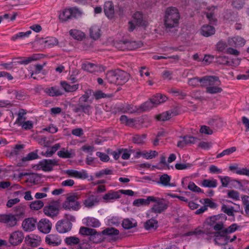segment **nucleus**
<instances>
[{
	"mask_svg": "<svg viewBox=\"0 0 249 249\" xmlns=\"http://www.w3.org/2000/svg\"><path fill=\"white\" fill-rule=\"evenodd\" d=\"M179 19L180 15L176 8L169 7L166 9L164 21L166 28H172L178 26Z\"/></svg>",
	"mask_w": 249,
	"mask_h": 249,
	"instance_id": "nucleus-1",
	"label": "nucleus"
},
{
	"mask_svg": "<svg viewBox=\"0 0 249 249\" xmlns=\"http://www.w3.org/2000/svg\"><path fill=\"white\" fill-rule=\"evenodd\" d=\"M220 81L217 77L207 76L203 86L206 87L207 92L211 94H215L221 92V88L219 87Z\"/></svg>",
	"mask_w": 249,
	"mask_h": 249,
	"instance_id": "nucleus-2",
	"label": "nucleus"
},
{
	"mask_svg": "<svg viewBox=\"0 0 249 249\" xmlns=\"http://www.w3.org/2000/svg\"><path fill=\"white\" fill-rule=\"evenodd\" d=\"M151 202H154V204L147 212V216L148 217H156L159 213H161L167 208V204L160 199H157L155 198V201H151Z\"/></svg>",
	"mask_w": 249,
	"mask_h": 249,
	"instance_id": "nucleus-3",
	"label": "nucleus"
},
{
	"mask_svg": "<svg viewBox=\"0 0 249 249\" xmlns=\"http://www.w3.org/2000/svg\"><path fill=\"white\" fill-rule=\"evenodd\" d=\"M64 173L68 177L78 179H88L89 181H92L94 179L92 176H89L87 171L85 170L80 171L74 169H68L64 171Z\"/></svg>",
	"mask_w": 249,
	"mask_h": 249,
	"instance_id": "nucleus-4",
	"label": "nucleus"
},
{
	"mask_svg": "<svg viewBox=\"0 0 249 249\" xmlns=\"http://www.w3.org/2000/svg\"><path fill=\"white\" fill-rule=\"evenodd\" d=\"M79 197L75 194H72L67 197L66 201L63 203V207L65 209L78 210L80 206L79 202L77 201Z\"/></svg>",
	"mask_w": 249,
	"mask_h": 249,
	"instance_id": "nucleus-5",
	"label": "nucleus"
},
{
	"mask_svg": "<svg viewBox=\"0 0 249 249\" xmlns=\"http://www.w3.org/2000/svg\"><path fill=\"white\" fill-rule=\"evenodd\" d=\"M146 22L143 20L142 14L140 12L135 13L133 18L128 22V29L129 31H133L136 26H145Z\"/></svg>",
	"mask_w": 249,
	"mask_h": 249,
	"instance_id": "nucleus-6",
	"label": "nucleus"
},
{
	"mask_svg": "<svg viewBox=\"0 0 249 249\" xmlns=\"http://www.w3.org/2000/svg\"><path fill=\"white\" fill-rule=\"evenodd\" d=\"M43 212L45 214L51 217L56 216L59 213V206L58 203L53 202L43 208Z\"/></svg>",
	"mask_w": 249,
	"mask_h": 249,
	"instance_id": "nucleus-7",
	"label": "nucleus"
},
{
	"mask_svg": "<svg viewBox=\"0 0 249 249\" xmlns=\"http://www.w3.org/2000/svg\"><path fill=\"white\" fill-rule=\"evenodd\" d=\"M57 165V161L55 160L45 159L40 161L38 168L43 171L48 172L51 171L53 167Z\"/></svg>",
	"mask_w": 249,
	"mask_h": 249,
	"instance_id": "nucleus-8",
	"label": "nucleus"
},
{
	"mask_svg": "<svg viewBox=\"0 0 249 249\" xmlns=\"http://www.w3.org/2000/svg\"><path fill=\"white\" fill-rule=\"evenodd\" d=\"M246 40L239 36H235L229 37L227 39V45L236 48L242 47L246 43Z\"/></svg>",
	"mask_w": 249,
	"mask_h": 249,
	"instance_id": "nucleus-9",
	"label": "nucleus"
},
{
	"mask_svg": "<svg viewBox=\"0 0 249 249\" xmlns=\"http://www.w3.org/2000/svg\"><path fill=\"white\" fill-rule=\"evenodd\" d=\"M0 222L8 226L13 227L17 224V219L15 215L11 213L0 214Z\"/></svg>",
	"mask_w": 249,
	"mask_h": 249,
	"instance_id": "nucleus-10",
	"label": "nucleus"
},
{
	"mask_svg": "<svg viewBox=\"0 0 249 249\" xmlns=\"http://www.w3.org/2000/svg\"><path fill=\"white\" fill-rule=\"evenodd\" d=\"M52 227L51 222L46 218L41 219L37 223L38 230L41 232L47 234L50 232Z\"/></svg>",
	"mask_w": 249,
	"mask_h": 249,
	"instance_id": "nucleus-11",
	"label": "nucleus"
},
{
	"mask_svg": "<svg viewBox=\"0 0 249 249\" xmlns=\"http://www.w3.org/2000/svg\"><path fill=\"white\" fill-rule=\"evenodd\" d=\"M45 241L48 245L54 247L60 245L62 239L57 234H50L45 237Z\"/></svg>",
	"mask_w": 249,
	"mask_h": 249,
	"instance_id": "nucleus-12",
	"label": "nucleus"
},
{
	"mask_svg": "<svg viewBox=\"0 0 249 249\" xmlns=\"http://www.w3.org/2000/svg\"><path fill=\"white\" fill-rule=\"evenodd\" d=\"M23 238V233L21 231H15L10 235L9 242L12 245L17 246L22 242Z\"/></svg>",
	"mask_w": 249,
	"mask_h": 249,
	"instance_id": "nucleus-13",
	"label": "nucleus"
},
{
	"mask_svg": "<svg viewBox=\"0 0 249 249\" xmlns=\"http://www.w3.org/2000/svg\"><path fill=\"white\" fill-rule=\"evenodd\" d=\"M55 227L58 232L61 233H64L71 230L72 224L70 221L62 220L58 221Z\"/></svg>",
	"mask_w": 249,
	"mask_h": 249,
	"instance_id": "nucleus-14",
	"label": "nucleus"
},
{
	"mask_svg": "<svg viewBox=\"0 0 249 249\" xmlns=\"http://www.w3.org/2000/svg\"><path fill=\"white\" fill-rule=\"evenodd\" d=\"M102 198L103 201L105 202H113L120 198L119 191L109 190L102 196Z\"/></svg>",
	"mask_w": 249,
	"mask_h": 249,
	"instance_id": "nucleus-15",
	"label": "nucleus"
},
{
	"mask_svg": "<svg viewBox=\"0 0 249 249\" xmlns=\"http://www.w3.org/2000/svg\"><path fill=\"white\" fill-rule=\"evenodd\" d=\"M82 69L89 72H101L104 71V67L100 65H95L89 62H85L82 64Z\"/></svg>",
	"mask_w": 249,
	"mask_h": 249,
	"instance_id": "nucleus-16",
	"label": "nucleus"
},
{
	"mask_svg": "<svg viewBox=\"0 0 249 249\" xmlns=\"http://www.w3.org/2000/svg\"><path fill=\"white\" fill-rule=\"evenodd\" d=\"M79 233L82 235L89 236V239L94 242H96L94 240V237L99 235V234L94 229L85 227L80 228Z\"/></svg>",
	"mask_w": 249,
	"mask_h": 249,
	"instance_id": "nucleus-17",
	"label": "nucleus"
},
{
	"mask_svg": "<svg viewBox=\"0 0 249 249\" xmlns=\"http://www.w3.org/2000/svg\"><path fill=\"white\" fill-rule=\"evenodd\" d=\"M214 237V241L218 245H224L229 242V237L223 231L215 232Z\"/></svg>",
	"mask_w": 249,
	"mask_h": 249,
	"instance_id": "nucleus-18",
	"label": "nucleus"
},
{
	"mask_svg": "<svg viewBox=\"0 0 249 249\" xmlns=\"http://www.w3.org/2000/svg\"><path fill=\"white\" fill-rule=\"evenodd\" d=\"M57 155L63 159H71L75 156V151L71 148L63 147L57 152Z\"/></svg>",
	"mask_w": 249,
	"mask_h": 249,
	"instance_id": "nucleus-19",
	"label": "nucleus"
},
{
	"mask_svg": "<svg viewBox=\"0 0 249 249\" xmlns=\"http://www.w3.org/2000/svg\"><path fill=\"white\" fill-rule=\"evenodd\" d=\"M122 45L121 46L117 45V47L122 51H124L126 50H131L140 48L142 46V43L141 42H137L135 41H126L125 43H122Z\"/></svg>",
	"mask_w": 249,
	"mask_h": 249,
	"instance_id": "nucleus-20",
	"label": "nucleus"
},
{
	"mask_svg": "<svg viewBox=\"0 0 249 249\" xmlns=\"http://www.w3.org/2000/svg\"><path fill=\"white\" fill-rule=\"evenodd\" d=\"M36 220L33 218L25 219L22 223V227L26 231H34L36 227Z\"/></svg>",
	"mask_w": 249,
	"mask_h": 249,
	"instance_id": "nucleus-21",
	"label": "nucleus"
},
{
	"mask_svg": "<svg viewBox=\"0 0 249 249\" xmlns=\"http://www.w3.org/2000/svg\"><path fill=\"white\" fill-rule=\"evenodd\" d=\"M82 223L84 225L93 228H98L101 226L100 221L96 218L93 217H87L82 219Z\"/></svg>",
	"mask_w": 249,
	"mask_h": 249,
	"instance_id": "nucleus-22",
	"label": "nucleus"
},
{
	"mask_svg": "<svg viewBox=\"0 0 249 249\" xmlns=\"http://www.w3.org/2000/svg\"><path fill=\"white\" fill-rule=\"evenodd\" d=\"M26 243L33 247H36L40 244L41 238L40 236L34 234H30L25 237Z\"/></svg>",
	"mask_w": 249,
	"mask_h": 249,
	"instance_id": "nucleus-23",
	"label": "nucleus"
},
{
	"mask_svg": "<svg viewBox=\"0 0 249 249\" xmlns=\"http://www.w3.org/2000/svg\"><path fill=\"white\" fill-rule=\"evenodd\" d=\"M215 32V28L209 25H203L200 30L201 35L205 37L211 36L214 35Z\"/></svg>",
	"mask_w": 249,
	"mask_h": 249,
	"instance_id": "nucleus-24",
	"label": "nucleus"
},
{
	"mask_svg": "<svg viewBox=\"0 0 249 249\" xmlns=\"http://www.w3.org/2000/svg\"><path fill=\"white\" fill-rule=\"evenodd\" d=\"M104 12L109 18H112L114 16V9L113 3L111 1H106L104 4Z\"/></svg>",
	"mask_w": 249,
	"mask_h": 249,
	"instance_id": "nucleus-25",
	"label": "nucleus"
},
{
	"mask_svg": "<svg viewBox=\"0 0 249 249\" xmlns=\"http://www.w3.org/2000/svg\"><path fill=\"white\" fill-rule=\"evenodd\" d=\"M117 74L116 84L122 85L128 80L129 76L126 72L117 70Z\"/></svg>",
	"mask_w": 249,
	"mask_h": 249,
	"instance_id": "nucleus-26",
	"label": "nucleus"
},
{
	"mask_svg": "<svg viewBox=\"0 0 249 249\" xmlns=\"http://www.w3.org/2000/svg\"><path fill=\"white\" fill-rule=\"evenodd\" d=\"M199 185L206 188H215L217 186V180L213 178L205 179L198 183Z\"/></svg>",
	"mask_w": 249,
	"mask_h": 249,
	"instance_id": "nucleus-27",
	"label": "nucleus"
},
{
	"mask_svg": "<svg viewBox=\"0 0 249 249\" xmlns=\"http://www.w3.org/2000/svg\"><path fill=\"white\" fill-rule=\"evenodd\" d=\"M97 198L94 196H90L87 198L83 202L86 207L91 208L98 204Z\"/></svg>",
	"mask_w": 249,
	"mask_h": 249,
	"instance_id": "nucleus-28",
	"label": "nucleus"
},
{
	"mask_svg": "<svg viewBox=\"0 0 249 249\" xmlns=\"http://www.w3.org/2000/svg\"><path fill=\"white\" fill-rule=\"evenodd\" d=\"M221 219L223 220H226V215L223 214H220L212 216L207 219L206 222L208 224L212 226L213 225H214Z\"/></svg>",
	"mask_w": 249,
	"mask_h": 249,
	"instance_id": "nucleus-29",
	"label": "nucleus"
},
{
	"mask_svg": "<svg viewBox=\"0 0 249 249\" xmlns=\"http://www.w3.org/2000/svg\"><path fill=\"white\" fill-rule=\"evenodd\" d=\"M155 197L154 196H148L147 199L139 198L135 200L133 202V205L140 207L143 205H148L151 201H155Z\"/></svg>",
	"mask_w": 249,
	"mask_h": 249,
	"instance_id": "nucleus-30",
	"label": "nucleus"
},
{
	"mask_svg": "<svg viewBox=\"0 0 249 249\" xmlns=\"http://www.w3.org/2000/svg\"><path fill=\"white\" fill-rule=\"evenodd\" d=\"M219 178L220 179V181H221L222 186L224 187H228V185L231 182H232V184L236 183L238 185H241V182L239 180H236V179L231 180V178L228 176H225V177L220 176Z\"/></svg>",
	"mask_w": 249,
	"mask_h": 249,
	"instance_id": "nucleus-31",
	"label": "nucleus"
},
{
	"mask_svg": "<svg viewBox=\"0 0 249 249\" xmlns=\"http://www.w3.org/2000/svg\"><path fill=\"white\" fill-rule=\"evenodd\" d=\"M69 33L73 38L77 40H81L85 37V33L77 29H71Z\"/></svg>",
	"mask_w": 249,
	"mask_h": 249,
	"instance_id": "nucleus-32",
	"label": "nucleus"
},
{
	"mask_svg": "<svg viewBox=\"0 0 249 249\" xmlns=\"http://www.w3.org/2000/svg\"><path fill=\"white\" fill-rule=\"evenodd\" d=\"M100 28L99 26L93 25L90 29V36L94 39H97L99 38L101 35Z\"/></svg>",
	"mask_w": 249,
	"mask_h": 249,
	"instance_id": "nucleus-33",
	"label": "nucleus"
},
{
	"mask_svg": "<svg viewBox=\"0 0 249 249\" xmlns=\"http://www.w3.org/2000/svg\"><path fill=\"white\" fill-rule=\"evenodd\" d=\"M122 226L124 229H130L137 226V222L133 218H126L123 220Z\"/></svg>",
	"mask_w": 249,
	"mask_h": 249,
	"instance_id": "nucleus-34",
	"label": "nucleus"
},
{
	"mask_svg": "<svg viewBox=\"0 0 249 249\" xmlns=\"http://www.w3.org/2000/svg\"><path fill=\"white\" fill-rule=\"evenodd\" d=\"M61 86L66 92H72L75 91L78 89L79 87L78 84H73L71 85L65 81L61 82Z\"/></svg>",
	"mask_w": 249,
	"mask_h": 249,
	"instance_id": "nucleus-35",
	"label": "nucleus"
},
{
	"mask_svg": "<svg viewBox=\"0 0 249 249\" xmlns=\"http://www.w3.org/2000/svg\"><path fill=\"white\" fill-rule=\"evenodd\" d=\"M152 99L156 107L167 101V97L163 94H157L152 97Z\"/></svg>",
	"mask_w": 249,
	"mask_h": 249,
	"instance_id": "nucleus-36",
	"label": "nucleus"
},
{
	"mask_svg": "<svg viewBox=\"0 0 249 249\" xmlns=\"http://www.w3.org/2000/svg\"><path fill=\"white\" fill-rule=\"evenodd\" d=\"M45 92L52 96H59L62 94V91L56 87L47 88L45 89Z\"/></svg>",
	"mask_w": 249,
	"mask_h": 249,
	"instance_id": "nucleus-37",
	"label": "nucleus"
},
{
	"mask_svg": "<svg viewBox=\"0 0 249 249\" xmlns=\"http://www.w3.org/2000/svg\"><path fill=\"white\" fill-rule=\"evenodd\" d=\"M117 76L118 74L117 70L107 72L106 77L109 82L116 84Z\"/></svg>",
	"mask_w": 249,
	"mask_h": 249,
	"instance_id": "nucleus-38",
	"label": "nucleus"
},
{
	"mask_svg": "<svg viewBox=\"0 0 249 249\" xmlns=\"http://www.w3.org/2000/svg\"><path fill=\"white\" fill-rule=\"evenodd\" d=\"M205 81V77L202 79H198V78H194L189 80L188 84L189 85L193 87H196L199 85L203 86Z\"/></svg>",
	"mask_w": 249,
	"mask_h": 249,
	"instance_id": "nucleus-39",
	"label": "nucleus"
},
{
	"mask_svg": "<svg viewBox=\"0 0 249 249\" xmlns=\"http://www.w3.org/2000/svg\"><path fill=\"white\" fill-rule=\"evenodd\" d=\"M155 107H156V106L155 104H154V102L151 98L149 100L141 105V106L140 107L139 110L142 111H146L152 108Z\"/></svg>",
	"mask_w": 249,
	"mask_h": 249,
	"instance_id": "nucleus-40",
	"label": "nucleus"
},
{
	"mask_svg": "<svg viewBox=\"0 0 249 249\" xmlns=\"http://www.w3.org/2000/svg\"><path fill=\"white\" fill-rule=\"evenodd\" d=\"M71 8L64 9L59 16V19L62 21H65L71 17Z\"/></svg>",
	"mask_w": 249,
	"mask_h": 249,
	"instance_id": "nucleus-41",
	"label": "nucleus"
},
{
	"mask_svg": "<svg viewBox=\"0 0 249 249\" xmlns=\"http://www.w3.org/2000/svg\"><path fill=\"white\" fill-rule=\"evenodd\" d=\"M158 226V222L154 219H151L147 221L144 224V227L146 230H155Z\"/></svg>",
	"mask_w": 249,
	"mask_h": 249,
	"instance_id": "nucleus-42",
	"label": "nucleus"
},
{
	"mask_svg": "<svg viewBox=\"0 0 249 249\" xmlns=\"http://www.w3.org/2000/svg\"><path fill=\"white\" fill-rule=\"evenodd\" d=\"M120 120L121 123L129 126H133L135 124L136 122L135 120L131 118H128L125 115L121 116L120 118Z\"/></svg>",
	"mask_w": 249,
	"mask_h": 249,
	"instance_id": "nucleus-43",
	"label": "nucleus"
},
{
	"mask_svg": "<svg viewBox=\"0 0 249 249\" xmlns=\"http://www.w3.org/2000/svg\"><path fill=\"white\" fill-rule=\"evenodd\" d=\"M61 146L60 143H56L52 147L47 149L44 154V156L47 157H51Z\"/></svg>",
	"mask_w": 249,
	"mask_h": 249,
	"instance_id": "nucleus-44",
	"label": "nucleus"
},
{
	"mask_svg": "<svg viewBox=\"0 0 249 249\" xmlns=\"http://www.w3.org/2000/svg\"><path fill=\"white\" fill-rule=\"evenodd\" d=\"M170 180L171 176L167 174H163L160 177V183L165 186H171L170 184Z\"/></svg>",
	"mask_w": 249,
	"mask_h": 249,
	"instance_id": "nucleus-45",
	"label": "nucleus"
},
{
	"mask_svg": "<svg viewBox=\"0 0 249 249\" xmlns=\"http://www.w3.org/2000/svg\"><path fill=\"white\" fill-rule=\"evenodd\" d=\"M236 150V148L234 146L227 148L223 150L222 152L216 156L217 158H220L225 156H229Z\"/></svg>",
	"mask_w": 249,
	"mask_h": 249,
	"instance_id": "nucleus-46",
	"label": "nucleus"
},
{
	"mask_svg": "<svg viewBox=\"0 0 249 249\" xmlns=\"http://www.w3.org/2000/svg\"><path fill=\"white\" fill-rule=\"evenodd\" d=\"M120 222L121 220L118 216H109L107 219V223L109 225L118 226L120 224Z\"/></svg>",
	"mask_w": 249,
	"mask_h": 249,
	"instance_id": "nucleus-47",
	"label": "nucleus"
},
{
	"mask_svg": "<svg viewBox=\"0 0 249 249\" xmlns=\"http://www.w3.org/2000/svg\"><path fill=\"white\" fill-rule=\"evenodd\" d=\"M227 197L235 201L240 199L239 193L237 191L233 190H228L227 191Z\"/></svg>",
	"mask_w": 249,
	"mask_h": 249,
	"instance_id": "nucleus-48",
	"label": "nucleus"
},
{
	"mask_svg": "<svg viewBox=\"0 0 249 249\" xmlns=\"http://www.w3.org/2000/svg\"><path fill=\"white\" fill-rule=\"evenodd\" d=\"M200 202L204 205V206L207 208L209 207L211 208H215L216 207V204L209 198H204L200 200Z\"/></svg>",
	"mask_w": 249,
	"mask_h": 249,
	"instance_id": "nucleus-49",
	"label": "nucleus"
},
{
	"mask_svg": "<svg viewBox=\"0 0 249 249\" xmlns=\"http://www.w3.org/2000/svg\"><path fill=\"white\" fill-rule=\"evenodd\" d=\"M44 205L43 202L41 200H36L31 203L30 207L33 210H38L41 209Z\"/></svg>",
	"mask_w": 249,
	"mask_h": 249,
	"instance_id": "nucleus-50",
	"label": "nucleus"
},
{
	"mask_svg": "<svg viewBox=\"0 0 249 249\" xmlns=\"http://www.w3.org/2000/svg\"><path fill=\"white\" fill-rule=\"evenodd\" d=\"M65 242L68 245H73L78 244L80 242V240L78 237L70 236L66 238Z\"/></svg>",
	"mask_w": 249,
	"mask_h": 249,
	"instance_id": "nucleus-51",
	"label": "nucleus"
},
{
	"mask_svg": "<svg viewBox=\"0 0 249 249\" xmlns=\"http://www.w3.org/2000/svg\"><path fill=\"white\" fill-rule=\"evenodd\" d=\"M242 202L244 205V209L246 213L249 215V196H243L241 197Z\"/></svg>",
	"mask_w": 249,
	"mask_h": 249,
	"instance_id": "nucleus-52",
	"label": "nucleus"
},
{
	"mask_svg": "<svg viewBox=\"0 0 249 249\" xmlns=\"http://www.w3.org/2000/svg\"><path fill=\"white\" fill-rule=\"evenodd\" d=\"M187 188L190 191L196 193H203L202 190L196 185L193 182H189Z\"/></svg>",
	"mask_w": 249,
	"mask_h": 249,
	"instance_id": "nucleus-53",
	"label": "nucleus"
},
{
	"mask_svg": "<svg viewBox=\"0 0 249 249\" xmlns=\"http://www.w3.org/2000/svg\"><path fill=\"white\" fill-rule=\"evenodd\" d=\"M46 46L52 47L58 44V40L53 37H49L46 38L45 41Z\"/></svg>",
	"mask_w": 249,
	"mask_h": 249,
	"instance_id": "nucleus-54",
	"label": "nucleus"
},
{
	"mask_svg": "<svg viewBox=\"0 0 249 249\" xmlns=\"http://www.w3.org/2000/svg\"><path fill=\"white\" fill-rule=\"evenodd\" d=\"M112 173V171L109 169H104L95 173V176L98 178H100L105 175H111Z\"/></svg>",
	"mask_w": 249,
	"mask_h": 249,
	"instance_id": "nucleus-55",
	"label": "nucleus"
},
{
	"mask_svg": "<svg viewBox=\"0 0 249 249\" xmlns=\"http://www.w3.org/2000/svg\"><path fill=\"white\" fill-rule=\"evenodd\" d=\"M171 116V113H170L168 111H167L158 115L157 118L160 121H165L170 119Z\"/></svg>",
	"mask_w": 249,
	"mask_h": 249,
	"instance_id": "nucleus-56",
	"label": "nucleus"
},
{
	"mask_svg": "<svg viewBox=\"0 0 249 249\" xmlns=\"http://www.w3.org/2000/svg\"><path fill=\"white\" fill-rule=\"evenodd\" d=\"M157 155L158 153L156 151H144V154H143V158L147 160L151 159L155 157Z\"/></svg>",
	"mask_w": 249,
	"mask_h": 249,
	"instance_id": "nucleus-57",
	"label": "nucleus"
},
{
	"mask_svg": "<svg viewBox=\"0 0 249 249\" xmlns=\"http://www.w3.org/2000/svg\"><path fill=\"white\" fill-rule=\"evenodd\" d=\"M215 9V7H212L209 10L210 12L207 13V17L208 19L209 20V21L212 24H215L216 22V19L215 18L213 14L212 13V11Z\"/></svg>",
	"mask_w": 249,
	"mask_h": 249,
	"instance_id": "nucleus-58",
	"label": "nucleus"
},
{
	"mask_svg": "<svg viewBox=\"0 0 249 249\" xmlns=\"http://www.w3.org/2000/svg\"><path fill=\"white\" fill-rule=\"evenodd\" d=\"M102 233L106 235H117L119 234V231L113 228H108L103 231Z\"/></svg>",
	"mask_w": 249,
	"mask_h": 249,
	"instance_id": "nucleus-59",
	"label": "nucleus"
},
{
	"mask_svg": "<svg viewBox=\"0 0 249 249\" xmlns=\"http://www.w3.org/2000/svg\"><path fill=\"white\" fill-rule=\"evenodd\" d=\"M31 34V31H28L26 32H19L14 36H13L12 39L13 40H16L18 38H22L24 37H26L29 36V35Z\"/></svg>",
	"mask_w": 249,
	"mask_h": 249,
	"instance_id": "nucleus-60",
	"label": "nucleus"
},
{
	"mask_svg": "<svg viewBox=\"0 0 249 249\" xmlns=\"http://www.w3.org/2000/svg\"><path fill=\"white\" fill-rule=\"evenodd\" d=\"M222 211L229 216H233V209L232 207H229L226 205H223L221 208Z\"/></svg>",
	"mask_w": 249,
	"mask_h": 249,
	"instance_id": "nucleus-61",
	"label": "nucleus"
},
{
	"mask_svg": "<svg viewBox=\"0 0 249 249\" xmlns=\"http://www.w3.org/2000/svg\"><path fill=\"white\" fill-rule=\"evenodd\" d=\"M192 166V164L189 163H177L175 165V168L177 170H185L190 168Z\"/></svg>",
	"mask_w": 249,
	"mask_h": 249,
	"instance_id": "nucleus-62",
	"label": "nucleus"
},
{
	"mask_svg": "<svg viewBox=\"0 0 249 249\" xmlns=\"http://www.w3.org/2000/svg\"><path fill=\"white\" fill-rule=\"evenodd\" d=\"M81 149L84 152L91 155L94 151V147L89 145H85L81 147Z\"/></svg>",
	"mask_w": 249,
	"mask_h": 249,
	"instance_id": "nucleus-63",
	"label": "nucleus"
},
{
	"mask_svg": "<svg viewBox=\"0 0 249 249\" xmlns=\"http://www.w3.org/2000/svg\"><path fill=\"white\" fill-rule=\"evenodd\" d=\"M235 173L239 175H244L249 177V170L246 168H239L238 170L235 171Z\"/></svg>",
	"mask_w": 249,
	"mask_h": 249,
	"instance_id": "nucleus-64",
	"label": "nucleus"
}]
</instances>
